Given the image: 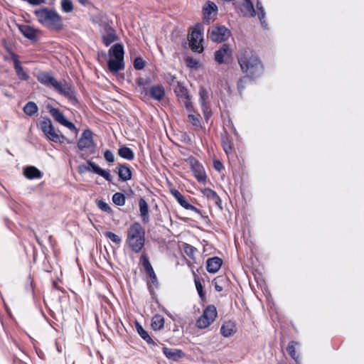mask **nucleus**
Masks as SVG:
<instances>
[{
    "label": "nucleus",
    "mask_w": 364,
    "mask_h": 364,
    "mask_svg": "<svg viewBox=\"0 0 364 364\" xmlns=\"http://www.w3.org/2000/svg\"><path fill=\"white\" fill-rule=\"evenodd\" d=\"M242 71L250 77H257L263 72V65L258 56L250 48H242L237 54Z\"/></svg>",
    "instance_id": "f257e3e1"
},
{
    "label": "nucleus",
    "mask_w": 364,
    "mask_h": 364,
    "mask_svg": "<svg viewBox=\"0 0 364 364\" xmlns=\"http://www.w3.org/2000/svg\"><path fill=\"white\" fill-rule=\"evenodd\" d=\"M126 243L135 253H139L145 244V230L142 225L135 222L127 229Z\"/></svg>",
    "instance_id": "f03ea898"
},
{
    "label": "nucleus",
    "mask_w": 364,
    "mask_h": 364,
    "mask_svg": "<svg viewBox=\"0 0 364 364\" xmlns=\"http://www.w3.org/2000/svg\"><path fill=\"white\" fill-rule=\"evenodd\" d=\"M34 14L39 23L45 27L54 31H60L63 29V19L56 11L47 8H42L36 10Z\"/></svg>",
    "instance_id": "7ed1b4c3"
},
{
    "label": "nucleus",
    "mask_w": 364,
    "mask_h": 364,
    "mask_svg": "<svg viewBox=\"0 0 364 364\" xmlns=\"http://www.w3.org/2000/svg\"><path fill=\"white\" fill-rule=\"evenodd\" d=\"M41 129L46 138L55 143H63L66 138L59 131H55L51 120L48 117L43 118L40 121Z\"/></svg>",
    "instance_id": "20e7f679"
},
{
    "label": "nucleus",
    "mask_w": 364,
    "mask_h": 364,
    "mask_svg": "<svg viewBox=\"0 0 364 364\" xmlns=\"http://www.w3.org/2000/svg\"><path fill=\"white\" fill-rule=\"evenodd\" d=\"M203 28L201 24L194 26L189 36V46L193 52L202 53L203 50Z\"/></svg>",
    "instance_id": "39448f33"
},
{
    "label": "nucleus",
    "mask_w": 364,
    "mask_h": 364,
    "mask_svg": "<svg viewBox=\"0 0 364 364\" xmlns=\"http://www.w3.org/2000/svg\"><path fill=\"white\" fill-rule=\"evenodd\" d=\"M218 315L216 307L214 305H208L203 312V314L197 319L196 326L198 328L208 327L216 318Z\"/></svg>",
    "instance_id": "423d86ee"
},
{
    "label": "nucleus",
    "mask_w": 364,
    "mask_h": 364,
    "mask_svg": "<svg viewBox=\"0 0 364 364\" xmlns=\"http://www.w3.org/2000/svg\"><path fill=\"white\" fill-rule=\"evenodd\" d=\"M93 134L91 130L85 129L77 141V147L82 151L94 154L96 150V144L93 141Z\"/></svg>",
    "instance_id": "0eeeda50"
},
{
    "label": "nucleus",
    "mask_w": 364,
    "mask_h": 364,
    "mask_svg": "<svg viewBox=\"0 0 364 364\" xmlns=\"http://www.w3.org/2000/svg\"><path fill=\"white\" fill-rule=\"evenodd\" d=\"M47 109L48 110L50 114L54 119V120L61 125L68 128L70 130L74 132L75 134H77L78 129L76 128L75 124L69 122L63 112L60 111L59 109L55 108L51 105H48L47 106Z\"/></svg>",
    "instance_id": "6e6552de"
},
{
    "label": "nucleus",
    "mask_w": 364,
    "mask_h": 364,
    "mask_svg": "<svg viewBox=\"0 0 364 364\" xmlns=\"http://www.w3.org/2000/svg\"><path fill=\"white\" fill-rule=\"evenodd\" d=\"M230 32L224 26H213L209 30V37L214 42L225 41L230 36Z\"/></svg>",
    "instance_id": "1a4fd4ad"
},
{
    "label": "nucleus",
    "mask_w": 364,
    "mask_h": 364,
    "mask_svg": "<svg viewBox=\"0 0 364 364\" xmlns=\"http://www.w3.org/2000/svg\"><path fill=\"white\" fill-rule=\"evenodd\" d=\"M232 51L228 44H223L215 52V60L218 64L228 63L232 59Z\"/></svg>",
    "instance_id": "9d476101"
},
{
    "label": "nucleus",
    "mask_w": 364,
    "mask_h": 364,
    "mask_svg": "<svg viewBox=\"0 0 364 364\" xmlns=\"http://www.w3.org/2000/svg\"><path fill=\"white\" fill-rule=\"evenodd\" d=\"M53 89L68 99L71 100L75 98V91L72 85L65 80L61 82L57 81Z\"/></svg>",
    "instance_id": "9b49d317"
},
{
    "label": "nucleus",
    "mask_w": 364,
    "mask_h": 364,
    "mask_svg": "<svg viewBox=\"0 0 364 364\" xmlns=\"http://www.w3.org/2000/svg\"><path fill=\"white\" fill-rule=\"evenodd\" d=\"M188 161L191 165V168L198 181H205L206 178V174L202 164L197 159L193 157L189 158Z\"/></svg>",
    "instance_id": "f8f14e48"
},
{
    "label": "nucleus",
    "mask_w": 364,
    "mask_h": 364,
    "mask_svg": "<svg viewBox=\"0 0 364 364\" xmlns=\"http://www.w3.org/2000/svg\"><path fill=\"white\" fill-rule=\"evenodd\" d=\"M140 262L143 266L145 272L149 275L151 282L156 285L158 284L157 277L154 272V270L149 262V257L144 252L141 253L140 257Z\"/></svg>",
    "instance_id": "ddd939ff"
},
{
    "label": "nucleus",
    "mask_w": 364,
    "mask_h": 364,
    "mask_svg": "<svg viewBox=\"0 0 364 364\" xmlns=\"http://www.w3.org/2000/svg\"><path fill=\"white\" fill-rule=\"evenodd\" d=\"M199 102L201 107V109L203 112L204 117L208 120L210 116V109L208 105V100L209 97L208 92L203 87H201L199 90Z\"/></svg>",
    "instance_id": "4468645a"
},
{
    "label": "nucleus",
    "mask_w": 364,
    "mask_h": 364,
    "mask_svg": "<svg viewBox=\"0 0 364 364\" xmlns=\"http://www.w3.org/2000/svg\"><path fill=\"white\" fill-rule=\"evenodd\" d=\"M88 166H86L85 169L87 171H91L95 173L100 175L103 177L106 181L111 182L112 177L109 171L104 170L97 166L95 162L92 161H87Z\"/></svg>",
    "instance_id": "2eb2a0df"
},
{
    "label": "nucleus",
    "mask_w": 364,
    "mask_h": 364,
    "mask_svg": "<svg viewBox=\"0 0 364 364\" xmlns=\"http://www.w3.org/2000/svg\"><path fill=\"white\" fill-rule=\"evenodd\" d=\"M37 80L48 87L53 88L58 81L53 76L47 72H40L37 75Z\"/></svg>",
    "instance_id": "dca6fc26"
},
{
    "label": "nucleus",
    "mask_w": 364,
    "mask_h": 364,
    "mask_svg": "<svg viewBox=\"0 0 364 364\" xmlns=\"http://www.w3.org/2000/svg\"><path fill=\"white\" fill-rule=\"evenodd\" d=\"M164 355L173 361H178L184 356V353L179 349L169 348L164 346L162 348Z\"/></svg>",
    "instance_id": "f3484780"
},
{
    "label": "nucleus",
    "mask_w": 364,
    "mask_h": 364,
    "mask_svg": "<svg viewBox=\"0 0 364 364\" xmlns=\"http://www.w3.org/2000/svg\"><path fill=\"white\" fill-rule=\"evenodd\" d=\"M223 261L218 257L209 258L206 261V269L209 273H216L220 268Z\"/></svg>",
    "instance_id": "a211bd4d"
},
{
    "label": "nucleus",
    "mask_w": 364,
    "mask_h": 364,
    "mask_svg": "<svg viewBox=\"0 0 364 364\" xmlns=\"http://www.w3.org/2000/svg\"><path fill=\"white\" fill-rule=\"evenodd\" d=\"M117 40V36L114 29L111 26L105 28V33L102 36V42L106 46H109Z\"/></svg>",
    "instance_id": "6ab92c4d"
},
{
    "label": "nucleus",
    "mask_w": 364,
    "mask_h": 364,
    "mask_svg": "<svg viewBox=\"0 0 364 364\" xmlns=\"http://www.w3.org/2000/svg\"><path fill=\"white\" fill-rule=\"evenodd\" d=\"M18 29L22 35L28 39L33 40L36 38L37 30L29 25H18Z\"/></svg>",
    "instance_id": "aec40b11"
},
{
    "label": "nucleus",
    "mask_w": 364,
    "mask_h": 364,
    "mask_svg": "<svg viewBox=\"0 0 364 364\" xmlns=\"http://www.w3.org/2000/svg\"><path fill=\"white\" fill-rule=\"evenodd\" d=\"M236 332V326L235 322L228 321L225 322L221 328L220 333L224 337L232 336Z\"/></svg>",
    "instance_id": "412c9836"
},
{
    "label": "nucleus",
    "mask_w": 364,
    "mask_h": 364,
    "mask_svg": "<svg viewBox=\"0 0 364 364\" xmlns=\"http://www.w3.org/2000/svg\"><path fill=\"white\" fill-rule=\"evenodd\" d=\"M13 60L14 69L18 78L21 80H28L29 75L24 71L23 67L21 65L20 61L16 55L13 57Z\"/></svg>",
    "instance_id": "4be33fe9"
},
{
    "label": "nucleus",
    "mask_w": 364,
    "mask_h": 364,
    "mask_svg": "<svg viewBox=\"0 0 364 364\" xmlns=\"http://www.w3.org/2000/svg\"><path fill=\"white\" fill-rule=\"evenodd\" d=\"M217 6L211 1H208L206 6L203 8V20L209 23L213 13H216Z\"/></svg>",
    "instance_id": "5701e85b"
},
{
    "label": "nucleus",
    "mask_w": 364,
    "mask_h": 364,
    "mask_svg": "<svg viewBox=\"0 0 364 364\" xmlns=\"http://www.w3.org/2000/svg\"><path fill=\"white\" fill-rule=\"evenodd\" d=\"M107 66L112 73H117L119 70H124V63L122 59H109L107 61Z\"/></svg>",
    "instance_id": "b1692460"
},
{
    "label": "nucleus",
    "mask_w": 364,
    "mask_h": 364,
    "mask_svg": "<svg viewBox=\"0 0 364 364\" xmlns=\"http://www.w3.org/2000/svg\"><path fill=\"white\" fill-rule=\"evenodd\" d=\"M23 174L28 179L41 178L43 176L41 171L33 166L25 167Z\"/></svg>",
    "instance_id": "393cba45"
},
{
    "label": "nucleus",
    "mask_w": 364,
    "mask_h": 364,
    "mask_svg": "<svg viewBox=\"0 0 364 364\" xmlns=\"http://www.w3.org/2000/svg\"><path fill=\"white\" fill-rule=\"evenodd\" d=\"M117 173L122 181H127L132 178V171L125 164L119 165Z\"/></svg>",
    "instance_id": "a878e982"
},
{
    "label": "nucleus",
    "mask_w": 364,
    "mask_h": 364,
    "mask_svg": "<svg viewBox=\"0 0 364 364\" xmlns=\"http://www.w3.org/2000/svg\"><path fill=\"white\" fill-rule=\"evenodd\" d=\"M150 96L157 100H161L165 95L164 88L161 85H154L149 90Z\"/></svg>",
    "instance_id": "bb28decb"
},
{
    "label": "nucleus",
    "mask_w": 364,
    "mask_h": 364,
    "mask_svg": "<svg viewBox=\"0 0 364 364\" xmlns=\"http://www.w3.org/2000/svg\"><path fill=\"white\" fill-rule=\"evenodd\" d=\"M140 215L142 218V221L146 223L149 220V206L146 201L144 198H141L139 201Z\"/></svg>",
    "instance_id": "cd10ccee"
},
{
    "label": "nucleus",
    "mask_w": 364,
    "mask_h": 364,
    "mask_svg": "<svg viewBox=\"0 0 364 364\" xmlns=\"http://www.w3.org/2000/svg\"><path fill=\"white\" fill-rule=\"evenodd\" d=\"M110 55L116 59L124 60V47L121 43L114 45L109 50Z\"/></svg>",
    "instance_id": "c85d7f7f"
},
{
    "label": "nucleus",
    "mask_w": 364,
    "mask_h": 364,
    "mask_svg": "<svg viewBox=\"0 0 364 364\" xmlns=\"http://www.w3.org/2000/svg\"><path fill=\"white\" fill-rule=\"evenodd\" d=\"M174 92L180 101L189 97L187 89L179 82H177Z\"/></svg>",
    "instance_id": "c756f323"
},
{
    "label": "nucleus",
    "mask_w": 364,
    "mask_h": 364,
    "mask_svg": "<svg viewBox=\"0 0 364 364\" xmlns=\"http://www.w3.org/2000/svg\"><path fill=\"white\" fill-rule=\"evenodd\" d=\"M118 154L120 157L131 161L134 158V154L133 151L127 146H122L118 149Z\"/></svg>",
    "instance_id": "7c9ffc66"
},
{
    "label": "nucleus",
    "mask_w": 364,
    "mask_h": 364,
    "mask_svg": "<svg viewBox=\"0 0 364 364\" xmlns=\"http://www.w3.org/2000/svg\"><path fill=\"white\" fill-rule=\"evenodd\" d=\"M151 327L154 330L157 331L164 328V318L163 316L156 314L151 320Z\"/></svg>",
    "instance_id": "2f4dec72"
},
{
    "label": "nucleus",
    "mask_w": 364,
    "mask_h": 364,
    "mask_svg": "<svg viewBox=\"0 0 364 364\" xmlns=\"http://www.w3.org/2000/svg\"><path fill=\"white\" fill-rule=\"evenodd\" d=\"M298 345L297 342L290 341L287 348V351L296 363H299V356L296 353V346Z\"/></svg>",
    "instance_id": "473e14b6"
},
{
    "label": "nucleus",
    "mask_w": 364,
    "mask_h": 364,
    "mask_svg": "<svg viewBox=\"0 0 364 364\" xmlns=\"http://www.w3.org/2000/svg\"><path fill=\"white\" fill-rule=\"evenodd\" d=\"M203 195L210 200H212L216 205H219L221 202L220 197L216 192L210 188H205L203 191Z\"/></svg>",
    "instance_id": "72a5a7b5"
},
{
    "label": "nucleus",
    "mask_w": 364,
    "mask_h": 364,
    "mask_svg": "<svg viewBox=\"0 0 364 364\" xmlns=\"http://www.w3.org/2000/svg\"><path fill=\"white\" fill-rule=\"evenodd\" d=\"M23 109L26 114L33 116L38 112V107L35 102L31 101L25 105Z\"/></svg>",
    "instance_id": "f704fd0d"
},
{
    "label": "nucleus",
    "mask_w": 364,
    "mask_h": 364,
    "mask_svg": "<svg viewBox=\"0 0 364 364\" xmlns=\"http://www.w3.org/2000/svg\"><path fill=\"white\" fill-rule=\"evenodd\" d=\"M136 331H137L138 333L139 334V336L144 341H146L147 342V343L153 344V345L155 344L154 341L150 337V336L149 335L148 332L146 330H144L143 328V327L141 325H139L138 323H136Z\"/></svg>",
    "instance_id": "c9c22d12"
},
{
    "label": "nucleus",
    "mask_w": 364,
    "mask_h": 364,
    "mask_svg": "<svg viewBox=\"0 0 364 364\" xmlns=\"http://www.w3.org/2000/svg\"><path fill=\"white\" fill-rule=\"evenodd\" d=\"M256 7H257V9L258 10L257 16L260 21V23H261L262 26L265 28L267 26V23L264 20L265 15H266L264 9L263 8L261 2L259 1H257Z\"/></svg>",
    "instance_id": "e433bc0d"
},
{
    "label": "nucleus",
    "mask_w": 364,
    "mask_h": 364,
    "mask_svg": "<svg viewBox=\"0 0 364 364\" xmlns=\"http://www.w3.org/2000/svg\"><path fill=\"white\" fill-rule=\"evenodd\" d=\"M188 122L191 124L196 130L201 128L199 114H195L192 112L189 113L188 115Z\"/></svg>",
    "instance_id": "4c0bfd02"
},
{
    "label": "nucleus",
    "mask_w": 364,
    "mask_h": 364,
    "mask_svg": "<svg viewBox=\"0 0 364 364\" xmlns=\"http://www.w3.org/2000/svg\"><path fill=\"white\" fill-rule=\"evenodd\" d=\"M242 6L245 9V15H247L252 17L256 15V11L254 9V6L251 0H248V1L244 2Z\"/></svg>",
    "instance_id": "58836bf2"
},
{
    "label": "nucleus",
    "mask_w": 364,
    "mask_h": 364,
    "mask_svg": "<svg viewBox=\"0 0 364 364\" xmlns=\"http://www.w3.org/2000/svg\"><path fill=\"white\" fill-rule=\"evenodd\" d=\"M183 249L184 252L191 259H195V254L197 251V249L194 247L193 246L184 243L183 245Z\"/></svg>",
    "instance_id": "ea45409f"
},
{
    "label": "nucleus",
    "mask_w": 364,
    "mask_h": 364,
    "mask_svg": "<svg viewBox=\"0 0 364 364\" xmlns=\"http://www.w3.org/2000/svg\"><path fill=\"white\" fill-rule=\"evenodd\" d=\"M112 201L114 204L122 206L125 203V197L121 193H116L112 196Z\"/></svg>",
    "instance_id": "a19ab883"
},
{
    "label": "nucleus",
    "mask_w": 364,
    "mask_h": 364,
    "mask_svg": "<svg viewBox=\"0 0 364 364\" xmlns=\"http://www.w3.org/2000/svg\"><path fill=\"white\" fill-rule=\"evenodd\" d=\"M62 10L65 13H70L73 10V5L71 0H63L61 1Z\"/></svg>",
    "instance_id": "79ce46f5"
},
{
    "label": "nucleus",
    "mask_w": 364,
    "mask_h": 364,
    "mask_svg": "<svg viewBox=\"0 0 364 364\" xmlns=\"http://www.w3.org/2000/svg\"><path fill=\"white\" fill-rule=\"evenodd\" d=\"M105 235L106 237L109 238L112 242L117 245H119L122 242L121 238L112 232L107 231L105 232Z\"/></svg>",
    "instance_id": "37998d69"
},
{
    "label": "nucleus",
    "mask_w": 364,
    "mask_h": 364,
    "mask_svg": "<svg viewBox=\"0 0 364 364\" xmlns=\"http://www.w3.org/2000/svg\"><path fill=\"white\" fill-rule=\"evenodd\" d=\"M180 205L185 209L186 210H191V211H193L196 213H200V210L195 206H193V205L190 204L187 200L186 199H184L181 203Z\"/></svg>",
    "instance_id": "c03bdc74"
},
{
    "label": "nucleus",
    "mask_w": 364,
    "mask_h": 364,
    "mask_svg": "<svg viewBox=\"0 0 364 364\" xmlns=\"http://www.w3.org/2000/svg\"><path fill=\"white\" fill-rule=\"evenodd\" d=\"M223 147L225 152L227 154H229L232 152V144H231L230 141H229L228 139H223Z\"/></svg>",
    "instance_id": "a18cd8bd"
},
{
    "label": "nucleus",
    "mask_w": 364,
    "mask_h": 364,
    "mask_svg": "<svg viewBox=\"0 0 364 364\" xmlns=\"http://www.w3.org/2000/svg\"><path fill=\"white\" fill-rule=\"evenodd\" d=\"M171 195L175 198V199L180 204L184 199V196L176 189H172L171 191Z\"/></svg>",
    "instance_id": "49530a36"
},
{
    "label": "nucleus",
    "mask_w": 364,
    "mask_h": 364,
    "mask_svg": "<svg viewBox=\"0 0 364 364\" xmlns=\"http://www.w3.org/2000/svg\"><path fill=\"white\" fill-rule=\"evenodd\" d=\"M144 61L143 60V59L141 58H136L134 59V68L136 69V70H141L144 68Z\"/></svg>",
    "instance_id": "de8ad7c7"
},
{
    "label": "nucleus",
    "mask_w": 364,
    "mask_h": 364,
    "mask_svg": "<svg viewBox=\"0 0 364 364\" xmlns=\"http://www.w3.org/2000/svg\"><path fill=\"white\" fill-rule=\"evenodd\" d=\"M97 206L102 211H105V212H107V213H110L112 211V209L109 207V205L107 203L103 201V200H98Z\"/></svg>",
    "instance_id": "09e8293b"
},
{
    "label": "nucleus",
    "mask_w": 364,
    "mask_h": 364,
    "mask_svg": "<svg viewBox=\"0 0 364 364\" xmlns=\"http://www.w3.org/2000/svg\"><path fill=\"white\" fill-rule=\"evenodd\" d=\"M181 102L183 103L186 109L189 113L193 112V105L191 101L190 96L187 99H183L181 100Z\"/></svg>",
    "instance_id": "8fccbe9b"
},
{
    "label": "nucleus",
    "mask_w": 364,
    "mask_h": 364,
    "mask_svg": "<svg viewBox=\"0 0 364 364\" xmlns=\"http://www.w3.org/2000/svg\"><path fill=\"white\" fill-rule=\"evenodd\" d=\"M196 287L199 296L203 299L205 297V294L203 290V286L200 281L195 279Z\"/></svg>",
    "instance_id": "3c124183"
},
{
    "label": "nucleus",
    "mask_w": 364,
    "mask_h": 364,
    "mask_svg": "<svg viewBox=\"0 0 364 364\" xmlns=\"http://www.w3.org/2000/svg\"><path fill=\"white\" fill-rule=\"evenodd\" d=\"M104 157L108 162L112 163L114 161V156L112 151L106 150L104 153Z\"/></svg>",
    "instance_id": "603ef678"
},
{
    "label": "nucleus",
    "mask_w": 364,
    "mask_h": 364,
    "mask_svg": "<svg viewBox=\"0 0 364 364\" xmlns=\"http://www.w3.org/2000/svg\"><path fill=\"white\" fill-rule=\"evenodd\" d=\"M176 79V77H175V75H171L170 73L167 74L166 76V80L167 82L171 85H173L175 83Z\"/></svg>",
    "instance_id": "864d4df0"
},
{
    "label": "nucleus",
    "mask_w": 364,
    "mask_h": 364,
    "mask_svg": "<svg viewBox=\"0 0 364 364\" xmlns=\"http://www.w3.org/2000/svg\"><path fill=\"white\" fill-rule=\"evenodd\" d=\"M213 166L214 168L218 171H220L223 168V165L220 161H215L213 162Z\"/></svg>",
    "instance_id": "5fc2aeb1"
},
{
    "label": "nucleus",
    "mask_w": 364,
    "mask_h": 364,
    "mask_svg": "<svg viewBox=\"0 0 364 364\" xmlns=\"http://www.w3.org/2000/svg\"><path fill=\"white\" fill-rule=\"evenodd\" d=\"M82 5H86L88 3V0H77Z\"/></svg>",
    "instance_id": "6e6d98bb"
},
{
    "label": "nucleus",
    "mask_w": 364,
    "mask_h": 364,
    "mask_svg": "<svg viewBox=\"0 0 364 364\" xmlns=\"http://www.w3.org/2000/svg\"><path fill=\"white\" fill-rule=\"evenodd\" d=\"M215 289L218 291H220L222 290V288L218 285H215Z\"/></svg>",
    "instance_id": "4d7b16f0"
},
{
    "label": "nucleus",
    "mask_w": 364,
    "mask_h": 364,
    "mask_svg": "<svg viewBox=\"0 0 364 364\" xmlns=\"http://www.w3.org/2000/svg\"><path fill=\"white\" fill-rule=\"evenodd\" d=\"M4 95H5L6 96H9V95L7 92H4Z\"/></svg>",
    "instance_id": "13d9d810"
},
{
    "label": "nucleus",
    "mask_w": 364,
    "mask_h": 364,
    "mask_svg": "<svg viewBox=\"0 0 364 364\" xmlns=\"http://www.w3.org/2000/svg\"><path fill=\"white\" fill-rule=\"evenodd\" d=\"M187 61L192 62V61H193V60H192V59H189V60H188Z\"/></svg>",
    "instance_id": "bf43d9fd"
},
{
    "label": "nucleus",
    "mask_w": 364,
    "mask_h": 364,
    "mask_svg": "<svg viewBox=\"0 0 364 364\" xmlns=\"http://www.w3.org/2000/svg\"><path fill=\"white\" fill-rule=\"evenodd\" d=\"M247 1H248V0H245V2H247Z\"/></svg>",
    "instance_id": "052dcab7"
}]
</instances>
